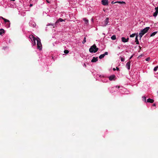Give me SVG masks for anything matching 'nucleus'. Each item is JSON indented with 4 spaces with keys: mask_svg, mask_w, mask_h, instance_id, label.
<instances>
[{
    "mask_svg": "<svg viewBox=\"0 0 158 158\" xmlns=\"http://www.w3.org/2000/svg\"><path fill=\"white\" fill-rule=\"evenodd\" d=\"M98 48L97 47L95 44L91 46L89 49V51L91 53H95L97 52Z\"/></svg>",
    "mask_w": 158,
    "mask_h": 158,
    "instance_id": "obj_1",
    "label": "nucleus"
},
{
    "mask_svg": "<svg viewBox=\"0 0 158 158\" xmlns=\"http://www.w3.org/2000/svg\"><path fill=\"white\" fill-rule=\"evenodd\" d=\"M148 31V27H146L143 30L140 31V32L139 34L140 39H141L143 35Z\"/></svg>",
    "mask_w": 158,
    "mask_h": 158,
    "instance_id": "obj_2",
    "label": "nucleus"
},
{
    "mask_svg": "<svg viewBox=\"0 0 158 158\" xmlns=\"http://www.w3.org/2000/svg\"><path fill=\"white\" fill-rule=\"evenodd\" d=\"M65 20H63L61 18H59L55 23H52V24H48L47 25V26H56L59 23V22H62L63 21H64Z\"/></svg>",
    "mask_w": 158,
    "mask_h": 158,
    "instance_id": "obj_3",
    "label": "nucleus"
},
{
    "mask_svg": "<svg viewBox=\"0 0 158 158\" xmlns=\"http://www.w3.org/2000/svg\"><path fill=\"white\" fill-rule=\"evenodd\" d=\"M37 48L40 50H41L42 49V45L41 43L40 42V40L39 38H38V39L37 40Z\"/></svg>",
    "mask_w": 158,
    "mask_h": 158,
    "instance_id": "obj_4",
    "label": "nucleus"
},
{
    "mask_svg": "<svg viewBox=\"0 0 158 158\" xmlns=\"http://www.w3.org/2000/svg\"><path fill=\"white\" fill-rule=\"evenodd\" d=\"M101 3L104 6L107 5L108 4V0H102L101 1Z\"/></svg>",
    "mask_w": 158,
    "mask_h": 158,
    "instance_id": "obj_5",
    "label": "nucleus"
},
{
    "mask_svg": "<svg viewBox=\"0 0 158 158\" xmlns=\"http://www.w3.org/2000/svg\"><path fill=\"white\" fill-rule=\"evenodd\" d=\"M155 10H156V11L153 14V16L155 17H156L158 13V7H156L155 8Z\"/></svg>",
    "mask_w": 158,
    "mask_h": 158,
    "instance_id": "obj_6",
    "label": "nucleus"
},
{
    "mask_svg": "<svg viewBox=\"0 0 158 158\" xmlns=\"http://www.w3.org/2000/svg\"><path fill=\"white\" fill-rule=\"evenodd\" d=\"M108 54V53L107 52H105L104 54L101 55L99 57V58L100 59H102L106 55H107Z\"/></svg>",
    "mask_w": 158,
    "mask_h": 158,
    "instance_id": "obj_7",
    "label": "nucleus"
},
{
    "mask_svg": "<svg viewBox=\"0 0 158 158\" xmlns=\"http://www.w3.org/2000/svg\"><path fill=\"white\" fill-rule=\"evenodd\" d=\"M115 76L114 75H112L110 76L109 77V80L111 81L113 80H115Z\"/></svg>",
    "mask_w": 158,
    "mask_h": 158,
    "instance_id": "obj_8",
    "label": "nucleus"
},
{
    "mask_svg": "<svg viewBox=\"0 0 158 158\" xmlns=\"http://www.w3.org/2000/svg\"><path fill=\"white\" fill-rule=\"evenodd\" d=\"M29 38L32 41H35V40H36V38L35 37L32 35H30Z\"/></svg>",
    "mask_w": 158,
    "mask_h": 158,
    "instance_id": "obj_9",
    "label": "nucleus"
},
{
    "mask_svg": "<svg viewBox=\"0 0 158 158\" xmlns=\"http://www.w3.org/2000/svg\"><path fill=\"white\" fill-rule=\"evenodd\" d=\"M122 41L123 42L125 43L127 42L128 41L129 38H127V39H126L124 37H122L121 38Z\"/></svg>",
    "mask_w": 158,
    "mask_h": 158,
    "instance_id": "obj_10",
    "label": "nucleus"
},
{
    "mask_svg": "<svg viewBox=\"0 0 158 158\" xmlns=\"http://www.w3.org/2000/svg\"><path fill=\"white\" fill-rule=\"evenodd\" d=\"M131 61H129L126 64V67L129 70L130 68Z\"/></svg>",
    "mask_w": 158,
    "mask_h": 158,
    "instance_id": "obj_11",
    "label": "nucleus"
},
{
    "mask_svg": "<svg viewBox=\"0 0 158 158\" xmlns=\"http://www.w3.org/2000/svg\"><path fill=\"white\" fill-rule=\"evenodd\" d=\"M104 24L105 26H106L109 23V18H107L104 21Z\"/></svg>",
    "mask_w": 158,
    "mask_h": 158,
    "instance_id": "obj_12",
    "label": "nucleus"
},
{
    "mask_svg": "<svg viewBox=\"0 0 158 158\" xmlns=\"http://www.w3.org/2000/svg\"><path fill=\"white\" fill-rule=\"evenodd\" d=\"M98 57H93V59L91 61L92 62H95L98 60Z\"/></svg>",
    "mask_w": 158,
    "mask_h": 158,
    "instance_id": "obj_13",
    "label": "nucleus"
},
{
    "mask_svg": "<svg viewBox=\"0 0 158 158\" xmlns=\"http://www.w3.org/2000/svg\"><path fill=\"white\" fill-rule=\"evenodd\" d=\"M0 18L2 19L5 22V23H7V22H9V23L10 22V21L8 20V19H7L4 18H3V17H1V16L0 17Z\"/></svg>",
    "mask_w": 158,
    "mask_h": 158,
    "instance_id": "obj_14",
    "label": "nucleus"
},
{
    "mask_svg": "<svg viewBox=\"0 0 158 158\" xmlns=\"http://www.w3.org/2000/svg\"><path fill=\"white\" fill-rule=\"evenodd\" d=\"M138 35H137L135 38V41L136 44H139V41L138 39Z\"/></svg>",
    "mask_w": 158,
    "mask_h": 158,
    "instance_id": "obj_15",
    "label": "nucleus"
},
{
    "mask_svg": "<svg viewBox=\"0 0 158 158\" xmlns=\"http://www.w3.org/2000/svg\"><path fill=\"white\" fill-rule=\"evenodd\" d=\"M5 33V31L3 29H0V35H2V33Z\"/></svg>",
    "mask_w": 158,
    "mask_h": 158,
    "instance_id": "obj_16",
    "label": "nucleus"
},
{
    "mask_svg": "<svg viewBox=\"0 0 158 158\" xmlns=\"http://www.w3.org/2000/svg\"><path fill=\"white\" fill-rule=\"evenodd\" d=\"M116 3H119V4H126V3L125 2H123V1H116Z\"/></svg>",
    "mask_w": 158,
    "mask_h": 158,
    "instance_id": "obj_17",
    "label": "nucleus"
},
{
    "mask_svg": "<svg viewBox=\"0 0 158 158\" xmlns=\"http://www.w3.org/2000/svg\"><path fill=\"white\" fill-rule=\"evenodd\" d=\"M83 20L84 21L85 23L86 24H87L88 23V20L86 19L85 18H84Z\"/></svg>",
    "mask_w": 158,
    "mask_h": 158,
    "instance_id": "obj_18",
    "label": "nucleus"
},
{
    "mask_svg": "<svg viewBox=\"0 0 158 158\" xmlns=\"http://www.w3.org/2000/svg\"><path fill=\"white\" fill-rule=\"evenodd\" d=\"M111 39L113 40H115L116 39V37L115 35H113L111 37Z\"/></svg>",
    "mask_w": 158,
    "mask_h": 158,
    "instance_id": "obj_19",
    "label": "nucleus"
},
{
    "mask_svg": "<svg viewBox=\"0 0 158 158\" xmlns=\"http://www.w3.org/2000/svg\"><path fill=\"white\" fill-rule=\"evenodd\" d=\"M157 33V31H155L153 32L152 34H151L150 36L152 37L154 36Z\"/></svg>",
    "mask_w": 158,
    "mask_h": 158,
    "instance_id": "obj_20",
    "label": "nucleus"
},
{
    "mask_svg": "<svg viewBox=\"0 0 158 158\" xmlns=\"http://www.w3.org/2000/svg\"><path fill=\"white\" fill-rule=\"evenodd\" d=\"M154 102V100L149 98V102L152 103Z\"/></svg>",
    "mask_w": 158,
    "mask_h": 158,
    "instance_id": "obj_21",
    "label": "nucleus"
},
{
    "mask_svg": "<svg viewBox=\"0 0 158 158\" xmlns=\"http://www.w3.org/2000/svg\"><path fill=\"white\" fill-rule=\"evenodd\" d=\"M142 100L143 101L146 102V97L145 96H143L142 97Z\"/></svg>",
    "mask_w": 158,
    "mask_h": 158,
    "instance_id": "obj_22",
    "label": "nucleus"
},
{
    "mask_svg": "<svg viewBox=\"0 0 158 158\" xmlns=\"http://www.w3.org/2000/svg\"><path fill=\"white\" fill-rule=\"evenodd\" d=\"M86 42V38L85 37L84 38V39L83 41L82 42V43L83 44H84Z\"/></svg>",
    "mask_w": 158,
    "mask_h": 158,
    "instance_id": "obj_23",
    "label": "nucleus"
},
{
    "mask_svg": "<svg viewBox=\"0 0 158 158\" xmlns=\"http://www.w3.org/2000/svg\"><path fill=\"white\" fill-rule=\"evenodd\" d=\"M64 52L65 54H68L69 52V51L68 50H64Z\"/></svg>",
    "mask_w": 158,
    "mask_h": 158,
    "instance_id": "obj_24",
    "label": "nucleus"
},
{
    "mask_svg": "<svg viewBox=\"0 0 158 158\" xmlns=\"http://www.w3.org/2000/svg\"><path fill=\"white\" fill-rule=\"evenodd\" d=\"M135 35V34H133L130 35V36L131 37H134Z\"/></svg>",
    "mask_w": 158,
    "mask_h": 158,
    "instance_id": "obj_25",
    "label": "nucleus"
},
{
    "mask_svg": "<svg viewBox=\"0 0 158 158\" xmlns=\"http://www.w3.org/2000/svg\"><path fill=\"white\" fill-rule=\"evenodd\" d=\"M158 68V67L156 66L155 67L154 69V71H157Z\"/></svg>",
    "mask_w": 158,
    "mask_h": 158,
    "instance_id": "obj_26",
    "label": "nucleus"
},
{
    "mask_svg": "<svg viewBox=\"0 0 158 158\" xmlns=\"http://www.w3.org/2000/svg\"><path fill=\"white\" fill-rule=\"evenodd\" d=\"M121 60L122 61H124V59L121 57Z\"/></svg>",
    "mask_w": 158,
    "mask_h": 158,
    "instance_id": "obj_27",
    "label": "nucleus"
},
{
    "mask_svg": "<svg viewBox=\"0 0 158 158\" xmlns=\"http://www.w3.org/2000/svg\"><path fill=\"white\" fill-rule=\"evenodd\" d=\"M35 40H35V41H33V42H34V43H33V45H35V44H36Z\"/></svg>",
    "mask_w": 158,
    "mask_h": 158,
    "instance_id": "obj_28",
    "label": "nucleus"
},
{
    "mask_svg": "<svg viewBox=\"0 0 158 158\" xmlns=\"http://www.w3.org/2000/svg\"><path fill=\"white\" fill-rule=\"evenodd\" d=\"M111 4H114V3H116V2H114V1H112V2H111Z\"/></svg>",
    "mask_w": 158,
    "mask_h": 158,
    "instance_id": "obj_29",
    "label": "nucleus"
},
{
    "mask_svg": "<svg viewBox=\"0 0 158 158\" xmlns=\"http://www.w3.org/2000/svg\"><path fill=\"white\" fill-rule=\"evenodd\" d=\"M153 106H156V104L155 103H154L153 105Z\"/></svg>",
    "mask_w": 158,
    "mask_h": 158,
    "instance_id": "obj_30",
    "label": "nucleus"
},
{
    "mask_svg": "<svg viewBox=\"0 0 158 158\" xmlns=\"http://www.w3.org/2000/svg\"><path fill=\"white\" fill-rule=\"evenodd\" d=\"M133 55H132V56H131L130 57V58L129 59H130V60L133 57Z\"/></svg>",
    "mask_w": 158,
    "mask_h": 158,
    "instance_id": "obj_31",
    "label": "nucleus"
},
{
    "mask_svg": "<svg viewBox=\"0 0 158 158\" xmlns=\"http://www.w3.org/2000/svg\"><path fill=\"white\" fill-rule=\"evenodd\" d=\"M33 6V4H30V6L31 7V6Z\"/></svg>",
    "mask_w": 158,
    "mask_h": 158,
    "instance_id": "obj_32",
    "label": "nucleus"
},
{
    "mask_svg": "<svg viewBox=\"0 0 158 158\" xmlns=\"http://www.w3.org/2000/svg\"><path fill=\"white\" fill-rule=\"evenodd\" d=\"M46 1L48 3H50V2H49V1L48 0H46Z\"/></svg>",
    "mask_w": 158,
    "mask_h": 158,
    "instance_id": "obj_33",
    "label": "nucleus"
},
{
    "mask_svg": "<svg viewBox=\"0 0 158 158\" xmlns=\"http://www.w3.org/2000/svg\"><path fill=\"white\" fill-rule=\"evenodd\" d=\"M146 61H148V57L145 60Z\"/></svg>",
    "mask_w": 158,
    "mask_h": 158,
    "instance_id": "obj_34",
    "label": "nucleus"
},
{
    "mask_svg": "<svg viewBox=\"0 0 158 158\" xmlns=\"http://www.w3.org/2000/svg\"><path fill=\"white\" fill-rule=\"evenodd\" d=\"M116 69H117V70H119V69L118 68V67H116Z\"/></svg>",
    "mask_w": 158,
    "mask_h": 158,
    "instance_id": "obj_35",
    "label": "nucleus"
},
{
    "mask_svg": "<svg viewBox=\"0 0 158 158\" xmlns=\"http://www.w3.org/2000/svg\"><path fill=\"white\" fill-rule=\"evenodd\" d=\"M113 70H114V71H115V70H116V69H115V68H113Z\"/></svg>",
    "mask_w": 158,
    "mask_h": 158,
    "instance_id": "obj_36",
    "label": "nucleus"
},
{
    "mask_svg": "<svg viewBox=\"0 0 158 158\" xmlns=\"http://www.w3.org/2000/svg\"><path fill=\"white\" fill-rule=\"evenodd\" d=\"M35 25H36L35 24H34V25H33L34 27H35Z\"/></svg>",
    "mask_w": 158,
    "mask_h": 158,
    "instance_id": "obj_37",
    "label": "nucleus"
},
{
    "mask_svg": "<svg viewBox=\"0 0 158 158\" xmlns=\"http://www.w3.org/2000/svg\"><path fill=\"white\" fill-rule=\"evenodd\" d=\"M147 102H148V99L147 100Z\"/></svg>",
    "mask_w": 158,
    "mask_h": 158,
    "instance_id": "obj_38",
    "label": "nucleus"
},
{
    "mask_svg": "<svg viewBox=\"0 0 158 158\" xmlns=\"http://www.w3.org/2000/svg\"><path fill=\"white\" fill-rule=\"evenodd\" d=\"M10 26V23H9V27Z\"/></svg>",
    "mask_w": 158,
    "mask_h": 158,
    "instance_id": "obj_39",
    "label": "nucleus"
},
{
    "mask_svg": "<svg viewBox=\"0 0 158 158\" xmlns=\"http://www.w3.org/2000/svg\"><path fill=\"white\" fill-rule=\"evenodd\" d=\"M84 65L85 66H86V65H85V64H84Z\"/></svg>",
    "mask_w": 158,
    "mask_h": 158,
    "instance_id": "obj_40",
    "label": "nucleus"
},
{
    "mask_svg": "<svg viewBox=\"0 0 158 158\" xmlns=\"http://www.w3.org/2000/svg\"><path fill=\"white\" fill-rule=\"evenodd\" d=\"M148 59H149V60L150 59L149 57Z\"/></svg>",
    "mask_w": 158,
    "mask_h": 158,
    "instance_id": "obj_41",
    "label": "nucleus"
}]
</instances>
